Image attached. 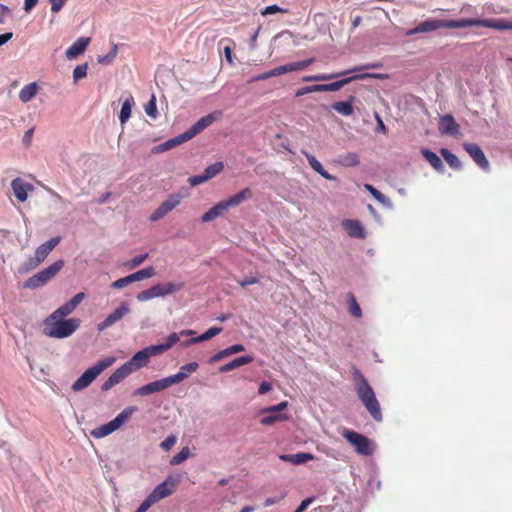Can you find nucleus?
Wrapping results in <instances>:
<instances>
[{
  "label": "nucleus",
  "instance_id": "21",
  "mask_svg": "<svg viewBox=\"0 0 512 512\" xmlns=\"http://www.w3.org/2000/svg\"><path fill=\"white\" fill-rule=\"evenodd\" d=\"M91 39L89 37L78 38L66 51L65 56L67 59L72 60L77 56L84 53Z\"/></svg>",
  "mask_w": 512,
  "mask_h": 512
},
{
  "label": "nucleus",
  "instance_id": "64",
  "mask_svg": "<svg viewBox=\"0 0 512 512\" xmlns=\"http://www.w3.org/2000/svg\"><path fill=\"white\" fill-rule=\"evenodd\" d=\"M153 504L145 498L144 501L140 504V506L137 508L135 512H147V510L152 506Z\"/></svg>",
  "mask_w": 512,
  "mask_h": 512
},
{
  "label": "nucleus",
  "instance_id": "32",
  "mask_svg": "<svg viewBox=\"0 0 512 512\" xmlns=\"http://www.w3.org/2000/svg\"><path fill=\"white\" fill-rule=\"evenodd\" d=\"M440 28H446L445 20L429 19L418 24L421 33L432 32Z\"/></svg>",
  "mask_w": 512,
  "mask_h": 512
},
{
  "label": "nucleus",
  "instance_id": "39",
  "mask_svg": "<svg viewBox=\"0 0 512 512\" xmlns=\"http://www.w3.org/2000/svg\"><path fill=\"white\" fill-rule=\"evenodd\" d=\"M268 415L260 419L262 425L270 426L276 422L286 421L288 416L280 413H267Z\"/></svg>",
  "mask_w": 512,
  "mask_h": 512
},
{
  "label": "nucleus",
  "instance_id": "1",
  "mask_svg": "<svg viewBox=\"0 0 512 512\" xmlns=\"http://www.w3.org/2000/svg\"><path fill=\"white\" fill-rule=\"evenodd\" d=\"M43 333L51 338L64 339L70 337L80 326L78 318H52L43 321Z\"/></svg>",
  "mask_w": 512,
  "mask_h": 512
},
{
  "label": "nucleus",
  "instance_id": "61",
  "mask_svg": "<svg viewBox=\"0 0 512 512\" xmlns=\"http://www.w3.org/2000/svg\"><path fill=\"white\" fill-rule=\"evenodd\" d=\"M244 350H245V348L241 344H234V345H232V346H230L228 348H225V351H226L228 356H230L232 354H236V353L242 352Z\"/></svg>",
  "mask_w": 512,
  "mask_h": 512
},
{
  "label": "nucleus",
  "instance_id": "19",
  "mask_svg": "<svg viewBox=\"0 0 512 512\" xmlns=\"http://www.w3.org/2000/svg\"><path fill=\"white\" fill-rule=\"evenodd\" d=\"M374 67H375L374 65L354 67L352 69H349V70H346V71H342V72H339V73H334V74H317V75L305 76V77H303L302 80L304 82L327 81V80H331V79H334V78H337V77H340V76L347 75L349 73L358 72V71H361L363 69H369V68H374Z\"/></svg>",
  "mask_w": 512,
  "mask_h": 512
},
{
  "label": "nucleus",
  "instance_id": "45",
  "mask_svg": "<svg viewBox=\"0 0 512 512\" xmlns=\"http://www.w3.org/2000/svg\"><path fill=\"white\" fill-rule=\"evenodd\" d=\"M313 61H314L313 58H310V59L303 60V61H297V62L288 63V64H286L288 72H294V71L303 70L304 68H306L310 64H312Z\"/></svg>",
  "mask_w": 512,
  "mask_h": 512
},
{
  "label": "nucleus",
  "instance_id": "43",
  "mask_svg": "<svg viewBox=\"0 0 512 512\" xmlns=\"http://www.w3.org/2000/svg\"><path fill=\"white\" fill-rule=\"evenodd\" d=\"M224 169V164L222 162H215L204 170L206 177L210 180L221 173Z\"/></svg>",
  "mask_w": 512,
  "mask_h": 512
},
{
  "label": "nucleus",
  "instance_id": "35",
  "mask_svg": "<svg viewBox=\"0 0 512 512\" xmlns=\"http://www.w3.org/2000/svg\"><path fill=\"white\" fill-rule=\"evenodd\" d=\"M337 163L344 167H354L357 166L360 161L358 155L355 152H348L340 155L337 159Z\"/></svg>",
  "mask_w": 512,
  "mask_h": 512
},
{
  "label": "nucleus",
  "instance_id": "34",
  "mask_svg": "<svg viewBox=\"0 0 512 512\" xmlns=\"http://www.w3.org/2000/svg\"><path fill=\"white\" fill-rule=\"evenodd\" d=\"M252 361H253V357H251V356H248V355L241 356V357L236 358V359L232 360L231 362L221 366L219 368V371L220 372H228V371L234 370L240 366L246 365Z\"/></svg>",
  "mask_w": 512,
  "mask_h": 512
},
{
  "label": "nucleus",
  "instance_id": "55",
  "mask_svg": "<svg viewBox=\"0 0 512 512\" xmlns=\"http://www.w3.org/2000/svg\"><path fill=\"white\" fill-rule=\"evenodd\" d=\"M177 442V437L175 435H169L164 441L160 443L161 449L164 451H169Z\"/></svg>",
  "mask_w": 512,
  "mask_h": 512
},
{
  "label": "nucleus",
  "instance_id": "56",
  "mask_svg": "<svg viewBox=\"0 0 512 512\" xmlns=\"http://www.w3.org/2000/svg\"><path fill=\"white\" fill-rule=\"evenodd\" d=\"M208 180L209 179L206 177L205 173L203 172V174H201V175H195V176L189 177L188 183L194 187V186L200 185L202 183H205Z\"/></svg>",
  "mask_w": 512,
  "mask_h": 512
},
{
  "label": "nucleus",
  "instance_id": "47",
  "mask_svg": "<svg viewBox=\"0 0 512 512\" xmlns=\"http://www.w3.org/2000/svg\"><path fill=\"white\" fill-rule=\"evenodd\" d=\"M145 113L152 119L157 118L158 112H157V108H156L155 95H152L150 101L145 105Z\"/></svg>",
  "mask_w": 512,
  "mask_h": 512
},
{
  "label": "nucleus",
  "instance_id": "11",
  "mask_svg": "<svg viewBox=\"0 0 512 512\" xmlns=\"http://www.w3.org/2000/svg\"><path fill=\"white\" fill-rule=\"evenodd\" d=\"M221 111H214L201 117L195 124L188 128L185 133L189 135V140L197 136L203 130L211 126L215 121L220 119Z\"/></svg>",
  "mask_w": 512,
  "mask_h": 512
},
{
  "label": "nucleus",
  "instance_id": "20",
  "mask_svg": "<svg viewBox=\"0 0 512 512\" xmlns=\"http://www.w3.org/2000/svg\"><path fill=\"white\" fill-rule=\"evenodd\" d=\"M198 367L199 365L197 362H190L181 366L176 374L168 376L171 386L181 383L187 379L191 374L197 371Z\"/></svg>",
  "mask_w": 512,
  "mask_h": 512
},
{
  "label": "nucleus",
  "instance_id": "23",
  "mask_svg": "<svg viewBox=\"0 0 512 512\" xmlns=\"http://www.w3.org/2000/svg\"><path fill=\"white\" fill-rule=\"evenodd\" d=\"M188 140H189V135L186 134L185 132H183L182 134H180L174 138H171V139L159 144L158 146L154 147L152 152L153 153L165 152V151L170 150Z\"/></svg>",
  "mask_w": 512,
  "mask_h": 512
},
{
  "label": "nucleus",
  "instance_id": "7",
  "mask_svg": "<svg viewBox=\"0 0 512 512\" xmlns=\"http://www.w3.org/2000/svg\"><path fill=\"white\" fill-rule=\"evenodd\" d=\"M181 481L179 474H172L158 484L152 492L146 497L152 504L172 495Z\"/></svg>",
  "mask_w": 512,
  "mask_h": 512
},
{
  "label": "nucleus",
  "instance_id": "29",
  "mask_svg": "<svg viewBox=\"0 0 512 512\" xmlns=\"http://www.w3.org/2000/svg\"><path fill=\"white\" fill-rule=\"evenodd\" d=\"M481 26L500 31L512 30V20L503 19H481Z\"/></svg>",
  "mask_w": 512,
  "mask_h": 512
},
{
  "label": "nucleus",
  "instance_id": "17",
  "mask_svg": "<svg viewBox=\"0 0 512 512\" xmlns=\"http://www.w3.org/2000/svg\"><path fill=\"white\" fill-rule=\"evenodd\" d=\"M365 78L385 79L386 75H384V74H370V73L356 74L354 76H351V77H348V78H344V79H341V80L333 82V83L326 84V91L327 92H329V91H338L342 87H344L345 85H347L348 83H350L353 80L365 79Z\"/></svg>",
  "mask_w": 512,
  "mask_h": 512
},
{
  "label": "nucleus",
  "instance_id": "60",
  "mask_svg": "<svg viewBox=\"0 0 512 512\" xmlns=\"http://www.w3.org/2000/svg\"><path fill=\"white\" fill-rule=\"evenodd\" d=\"M374 198L386 208H392V202L390 199L383 195L381 192H378Z\"/></svg>",
  "mask_w": 512,
  "mask_h": 512
},
{
  "label": "nucleus",
  "instance_id": "58",
  "mask_svg": "<svg viewBox=\"0 0 512 512\" xmlns=\"http://www.w3.org/2000/svg\"><path fill=\"white\" fill-rule=\"evenodd\" d=\"M180 335L179 333H172L168 336V339L166 343H163V346L165 347V350H169L172 348L178 341H179Z\"/></svg>",
  "mask_w": 512,
  "mask_h": 512
},
{
  "label": "nucleus",
  "instance_id": "48",
  "mask_svg": "<svg viewBox=\"0 0 512 512\" xmlns=\"http://www.w3.org/2000/svg\"><path fill=\"white\" fill-rule=\"evenodd\" d=\"M288 10L287 9H284L276 4H273V5H270V6H267L265 7L264 9L261 10V15L262 16H268V15H274V14H277V13H287Z\"/></svg>",
  "mask_w": 512,
  "mask_h": 512
},
{
  "label": "nucleus",
  "instance_id": "49",
  "mask_svg": "<svg viewBox=\"0 0 512 512\" xmlns=\"http://www.w3.org/2000/svg\"><path fill=\"white\" fill-rule=\"evenodd\" d=\"M117 53H118V47H117V45L114 44L111 51L107 55L100 57L98 59V62L101 64L109 65L114 61V59L117 56Z\"/></svg>",
  "mask_w": 512,
  "mask_h": 512
},
{
  "label": "nucleus",
  "instance_id": "30",
  "mask_svg": "<svg viewBox=\"0 0 512 512\" xmlns=\"http://www.w3.org/2000/svg\"><path fill=\"white\" fill-rule=\"evenodd\" d=\"M445 25L446 28L449 29L481 26V19L466 18L457 20H445Z\"/></svg>",
  "mask_w": 512,
  "mask_h": 512
},
{
  "label": "nucleus",
  "instance_id": "54",
  "mask_svg": "<svg viewBox=\"0 0 512 512\" xmlns=\"http://www.w3.org/2000/svg\"><path fill=\"white\" fill-rule=\"evenodd\" d=\"M145 349L150 357L160 355L166 351L163 344L151 345L146 347Z\"/></svg>",
  "mask_w": 512,
  "mask_h": 512
},
{
  "label": "nucleus",
  "instance_id": "16",
  "mask_svg": "<svg viewBox=\"0 0 512 512\" xmlns=\"http://www.w3.org/2000/svg\"><path fill=\"white\" fill-rule=\"evenodd\" d=\"M438 129L442 135L456 136L460 134V126L450 114L440 117Z\"/></svg>",
  "mask_w": 512,
  "mask_h": 512
},
{
  "label": "nucleus",
  "instance_id": "27",
  "mask_svg": "<svg viewBox=\"0 0 512 512\" xmlns=\"http://www.w3.org/2000/svg\"><path fill=\"white\" fill-rule=\"evenodd\" d=\"M279 459L284 462H289L293 465H301L314 459V455L310 453H296V454H282Z\"/></svg>",
  "mask_w": 512,
  "mask_h": 512
},
{
  "label": "nucleus",
  "instance_id": "13",
  "mask_svg": "<svg viewBox=\"0 0 512 512\" xmlns=\"http://www.w3.org/2000/svg\"><path fill=\"white\" fill-rule=\"evenodd\" d=\"M85 298V293L79 292L75 294L68 302L64 303L60 307H58L55 311H53L50 316L52 318H65L72 314L77 306L83 301Z\"/></svg>",
  "mask_w": 512,
  "mask_h": 512
},
{
  "label": "nucleus",
  "instance_id": "42",
  "mask_svg": "<svg viewBox=\"0 0 512 512\" xmlns=\"http://www.w3.org/2000/svg\"><path fill=\"white\" fill-rule=\"evenodd\" d=\"M191 455V452H190V449L189 447H183L179 453H177L176 455H174L171 460H170V464L172 466H176V465H179L181 463H183L184 461H186Z\"/></svg>",
  "mask_w": 512,
  "mask_h": 512
},
{
  "label": "nucleus",
  "instance_id": "50",
  "mask_svg": "<svg viewBox=\"0 0 512 512\" xmlns=\"http://www.w3.org/2000/svg\"><path fill=\"white\" fill-rule=\"evenodd\" d=\"M222 327H211L209 328L206 332H204L203 334H201L200 336H198V340H200L201 342L203 341H207L213 337H215L216 335L220 334L222 332Z\"/></svg>",
  "mask_w": 512,
  "mask_h": 512
},
{
  "label": "nucleus",
  "instance_id": "51",
  "mask_svg": "<svg viewBox=\"0 0 512 512\" xmlns=\"http://www.w3.org/2000/svg\"><path fill=\"white\" fill-rule=\"evenodd\" d=\"M288 406L287 401H282L277 405H273L267 408H264L261 413H280L281 411L285 410Z\"/></svg>",
  "mask_w": 512,
  "mask_h": 512
},
{
  "label": "nucleus",
  "instance_id": "28",
  "mask_svg": "<svg viewBox=\"0 0 512 512\" xmlns=\"http://www.w3.org/2000/svg\"><path fill=\"white\" fill-rule=\"evenodd\" d=\"M252 197V192L249 188H244L239 191L237 194L225 199V203L229 208H234L242 204L244 201L250 199Z\"/></svg>",
  "mask_w": 512,
  "mask_h": 512
},
{
  "label": "nucleus",
  "instance_id": "2",
  "mask_svg": "<svg viewBox=\"0 0 512 512\" xmlns=\"http://www.w3.org/2000/svg\"><path fill=\"white\" fill-rule=\"evenodd\" d=\"M356 377V385L355 390L356 393L366 407L368 412L376 421L382 420V413L380 409V404L376 399L375 393L372 387L368 384L367 380L364 378L362 374L358 371L355 372Z\"/></svg>",
  "mask_w": 512,
  "mask_h": 512
},
{
  "label": "nucleus",
  "instance_id": "24",
  "mask_svg": "<svg viewBox=\"0 0 512 512\" xmlns=\"http://www.w3.org/2000/svg\"><path fill=\"white\" fill-rule=\"evenodd\" d=\"M342 227L352 237L359 239L365 238V231L361 223L357 220L345 219L342 221Z\"/></svg>",
  "mask_w": 512,
  "mask_h": 512
},
{
  "label": "nucleus",
  "instance_id": "31",
  "mask_svg": "<svg viewBox=\"0 0 512 512\" xmlns=\"http://www.w3.org/2000/svg\"><path fill=\"white\" fill-rule=\"evenodd\" d=\"M309 165L311 166V168L319 173L323 178H325L326 180H330V181H335L336 180V177L331 175L330 173H328L322 166V164L311 154L309 153H304Z\"/></svg>",
  "mask_w": 512,
  "mask_h": 512
},
{
  "label": "nucleus",
  "instance_id": "37",
  "mask_svg": "<svg viewBox=\"0 0 512 512\" xmlns=\"http://www.w3.org/2000/svg\"><path fill=\"white\" fill-rule=\"evenodd\" d=\"M332 109L344 116H350L354 109L351 101H339L332 105Z\"/></svg>",
  "mask_w": 512,
  "mask_h": 512
},
{
  "label": "nucleus",
  "instance_id": "4",
  "mask_svg": "<svg viewBox=\"0 0 512 512\" xmlns=\"http://www.w3.org/2000/svg\"><path fill=\"white\" fill-rule=\"evenodd\" d=\"M64 261L57 260L45 269L29 277L23 284L26 289H37L50 282L63 268Z\"/></svg>",
  "mask_w": 512,
  "mask_h": 512
},
{
  "label": "nucleus",
  "instance_id": "22",
  "mask_svg": "<svg viewBox=\"0 0 512 512\" xmlns=\"http://www.w3.org/2000/svg\"><path fill=\"white\" fill-rule=\"evenodd\" d=\"M149 359L150 356L148 355L146 349L144 348L135 353L133 357L125 364L126 366H129V368L131 369V373H133L134 371L146 366L147 363L149 362Z\"/></svg>",
  "mask_w": 512,
  "mask_h": 512
},
{
  "label": "nucleus",
  "instance_id": "15",
  "mask_svg": "<svg viewBox=\"0 0 512 512\" xmlns=\"http://www.w3.org/2000/svg\"><path fill=\"white\" fill-rule=\"evenodd\" d=\"M11 188L14 196L19 202H25L28 199V194L34 190L31 183L24 181L22 178H15L11 182Z\"/></svg>",
  "mask_w": 512,
  "mask_h": 512
},
{
  "label": "nucleus",
  "instance_id": "52",
  "mask_svg": "<svg viewBox=\"0 0 512 512\" xmlns=\"http://www.w3.org/2000/svg\"><path fill=\"white\" fill-rule=\"evenodd\" d=\"M148 257V254H141V255H138L134 258H132L129 262H127L126 266L129 268V269H134L138 266H140Z\"/></svg>",
  "mask_w": 512,
  "mask_h": 512
},
{
  "label": "nucleus",
  "instance_id": "53",
  "mask_svg": "<svg viewBox=\"0 0 512 512\" xmlns=\"http://www.w3.org/2000/svg\"><path fill=\"white\" fill-rule=\"evenodd\" d=\"M131 283H133V280L131 278V275H128L126 277H123V278H120V279L114 281L111 284V287L114 289H122Z\"/></svg>",
  "mask_w": 512,
  "mask_h": 512
},
{
  "label": "nucleus",
  "instance_id": "57",
  "mask_svg": "<svg viewBox=\"0 0 512 512\" xmlns=\"http://www.w3.org/2000/svg\"><path fill=\"white\" fill-rule=\"evenodd\" d=\"M180 335L179 333H172L168 336V339L166 343H163V346L165 347V350H169L172 348L178 341H179Z\"/></svg>",
  "mask_w": 512,
  "mask_h": 512
},
{
  "label": "nucleus",
  "instance_id": "46",
  "mask_svg": "<svg viewBox=\"0 0 512 512\" xmlns=\"http://www.w3.org/2000/svg\"><path fill=\"white\" fill-rule=\"evenodd\" d=\"M87 70H88L87 63L76 66L73 70L74 82H78L79 80L85 78L87 76Z\"/></svg>",
  "mask_w": 512,
  "mask_h": 512
},
{
  "label": "nucleus",
  "instance_id": "44",
  "mask_svg": "<svg viewBox=\"0 0 512 512\" xmlns=\"http://www.w3.org/2000/svg\"><path fill=\"white\" fill-rule=\"evenodd\" d=\"M348 306H349V312L353 317L359 318L362 316V310L357 303L355 297L353 294H348Z\"/></svg>",
  "mask_w": 512,
  "mask_h": 512
},
{
  "label": "nucleus",
  "instance_id": "25",
  "mask_svg": "<svg viewBox=\"0 0 512 512\" xmlns=\"http://www.w3.org/2000/svg\"><path fill=\"white\" fill-rule=\"evenodd\" d=\"M228 210V207L224 200L218 202L216 205H214L212 208H210L207 212H205L201 216V220L203 222H210L214 219L222 216L226 211Z\"/></svg>",
  "mask_w": 512,
  "mask_h": 512
},
{
  "label": "nucleus",
  "instance_id": "36",
  "mask_svg": "<svg viewBox=\"0 0 512 512\" xmlns=\"http://www.w3.org/2000/svg\"><path fill=\"white\" fill-rule=\"evenodd\" d=\"M133 104H134V100L132 97L127 98L123 102L121 110H120V115H119V120L122 125H124L131 117Z\"/></svg>",
  "mask_w": 512,
  "mask_h": 512
},
{
  "label": "nucleus",
  "instance_id": "26",
  "mask_svg": "<svg viewBox=\"0 0 512 512\" xmlns=\"http://www.w3.org/2000/svg\"><path fill=\"white\" fill-rule=\"evenodd\" d=\"M41 87L37 82L25 85L19 92V100L22 103L30 102L40 91Z\"/></svg>",
  "mask_w": 512,
  "mask_h": 512
},
{
  "label": "nucleus",
  "instance_id": "8",
  "mask_svg": "<svg viewBox=\"0 0 512 512\" xmlns=\"http://www.w3.org/2000/svg\"><path fill=\"white\" fill-rule=\"evenodd\" d=\"M59 242L60 237H54L37 247L34 257L30 259L26 268H21V272L26 273L30 269L36 268L45 260V258L50 254L55 246L58 245Z\"/></svg>",
  "mask_w": 512,
  "mask_h": 512
},
{
  "label": "nucleus",
  "instance_id": "10",
  "mask_svg": "<svg viewBox=\"0 0 512 512\" xmlns=\"http://www.w3.org/2000/svg\"><path fill=\"white\" fill-rule=\"evenodd\" d=\"M130 313L129 304L125 301H122L116 309H114L110 314L106 316V318L98 323L97 330L99 332H102L111 326H113L115 323L122 320L126 315Z\"/></svg>",
  "mask_w": 512,
  "mask_h": 512
},
{
  "label": "nucleus",
  "instance_id": "59",
  "mask_svg": "<svg viewBox=\"0 0 512 512\" xmlns=\"http://www.w3.org/2000/svg\"><path fill=\"white\" fill-rule=\"evenodd\" d=\"M49 2L51 4V11L53 13H58L63 8L67 0H49Z\"/></svg>",
  "mask_w": 512,
  "mask_h": 512
},
{
  "label": "nucleus",
  "instance_id": "6",
  "mask_svg": "<svg viewBox=\"0 0 512 512\" xmlns=\"http://www.w3.org/2000/svg\"><path fill=\"white\" fill-rule=\"evenodd\" d=\"M183 288L181 282L157 283L149 289L143 290L136 295V299L140 302L152 300L154 298L165 297L171 295Z\"/></svg>",
  "mask_w": 512,
  "mask_h": 512
},
{
  "label": "nucleus",
  "instance_id": "33",
  "mask_svg": "<svg viewBox=\"0 0 512 512\" xmlns=\"http://www.w3.org/2000/svg\"><path fill=\"white\" fill-rule=\"evenodd\" d=\"M422 155L436 171H444V164L436 153L429 149H424L422 150Z\"/></svg>",
  "mask_w": 512,
  "mask_h": 512
},
{
  "label": "nucleus",
  "instance_id": "5",
  "mask_svg": "<svg viewBox=\"0 0 512 512\" xmlns=\"http://www.w3.org/2000/svg\"><path fill=\"white\" fill-rule=\"evenodd\" d=\"M136 410V407H128L124 409L110 422L91 430L90 435L96 439H100L112 434L126 423Z\"/></svg>",
  "mask_w": 512,
  "mask_h": 512
},
{
  "label": "nucleus",
  "instance_id": "41",
  "mask_svg": "<svg viewBox=\"0 0 512 512\" xmlns=\"http://www.w3.org/2000/svg\"><path fill=\"white\" fill-rule=\"evenodd\" d=\"M151 394L160 392L171 386L168 377L148 383Z\"/></svg>",
  "mask_w": 512,
  "mask_h": 512
},
{
  "label": "nucleus",
  "instance_id": "18",
  "mask_svg": "<svg viewBox=\"0 0 512 512\" xmlns=\"http://www.w3.org/2000/svg\"><path fill=\"white\" fill-rule=\"evenodd\" d=\"M131 374V369L129 366H126L124 363L121 367L116 369L109 378L103 383L102 390L108 391L118 383H120L123 379H125L128 375Z\"/></svg>",
  "mask_w": 512,
  "mask_h": 512
},
{
  "label": "nucleus",
  "instance_id": "12",
  "mask_svg": "<svg viewBox=\"0 0 512 512\" xmlns=\"http://www.w3.org/2000/svg\"><path fill=\"white\" fill-rule=\"evenodd\" d=\"M182 200V196L179 194H171L161 205L151 214L150 220L157 221L164 216H166L169 212H171L175 207H177Z\"/></svg>",
  "mask_w": 512,
  "mask_h": 512
},
{
  "label": "nucleus",
  "instance_id": "62",
  "mask_svg": "<svg viewBox=\"0 0 512 512\" xmlns=\"http://www.w3.org/2000/svg\"><path fill=\"white\" fill-rule=\"evenodd\" d=\"M285 497H286V493L283 492L278 498H276V497L266 498L265 501H264V506L265 507L272 506V505L276 504L277 502H279L280 500H282Z\"/></svg>",
  "mask_w": 512,
  "mask_h": 512
},
{
  "label": "nucleus",
  "instance_id": "38",
  "mask_svg": "<svg viewBox=\"0 0 512 512\" xmlns=\"http://www.w3.org/2000/svg\"><path fill=\"white\" fill-rule=\"evenodd\" d=\"M155 269L152 266L145 267L135 273L130 274L133 282L149 279L155 275Z\"/></svg>",
  "mask_w": 512,
  "mask_h": 512
},
{
  "label": "nucleus",
  "instance_id": "14",
  "mask_svg": "<svg viewBox=\"0 0 512 512\" xmlns=\"http://www.w3.org/2000/svg\"><path fill=\"white\" fill-rule=\"evenodd\" d=\"M463 148L480 168L485 171L489 170V161L479 145L474 143H464Z\"/></svg>",
  "mask_w": 512,
  "mask_h": 512
},
{
  "label": "nucleus",
  "instance_id": "3",
  "mask_svg": "<svg viewBox=\"0 0 512 512\" xmlns=\"http://www.w3.org/2000/svg\"><path fill=\"white\" fill-rule=\"evenodd\" d=\"M116 361L113 356L103 358L97 361L93 366L89 367L85 372L76 379L72 384V390L75 392L87 388L105 369L112 366Z\"/></svg>",
  "mask_w": 512,
  "mask_h": 512
},
{
  "label": "nucleus",
  "instance_id": "9",
  "mask_svg": "<svg viewBox=\"0 0 512 512\" xmlns=\"http://www.w3.org/2000/svg\"><path fill=\"white\" fill-rule=\"evenodd\" d=\"M343 437L355 447L357 453L362 455L372 454L373 448L371 446V442L362 434H359L355 431L346 430L343 433Z\"/></svg>",
  "mask_w": 512,
  "mask_h": 512
},
{
  "label": "nucleus",
  "instance_id": "63",
  "mask_svg": "<svg viewBox=\"0 0 512 512\" xmlns=\"http://www.w3.org/2000/svg\"><path fill=\"white\" fill-rule=\"evenodd\" d=\"M313 502V498L304 499L294 512H304L308 506Z\"/></svg>",
  "mask_w": 512,
  "mask_h": 512
},
{
  "label": "nucleus",
  "instance_id": "40",
  "mask_svg": "<svg viewBox=\"0 0 512 512\" xmlns=\"http://www.w3.org/2000/svg\"><path fill=\"white\" fill-rule=\"evenodd\" d=\"M441 155L445 159V161L450 165V167L454 169H459L461 167V162L459 158L450 152L448 149L442 148L440 150Z\"/></svg>",
  "mask_w": 512,
  "mask_h": 512
}]
</instances>
